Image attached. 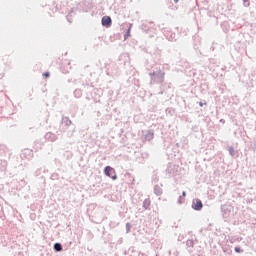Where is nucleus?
<instances>
[{"label":"nucleus","mask_w":256,"mask_h":256,"mask_svg":"<svg viewBox=\"0 0 256 256\" xmlns=\"http://www.w3.org/2000/svg\"><path fill=\"white\" fill-rule=\"evenodd\" d=\"M244 2H249V0H244Z\"/></svg>","instance_id":"obj_10"},{"label":"nucleus","mask_w":256,"mask_h":256,"mask_svg":"<svg viewBox=\"0 0 256 256\" xmlns=\"http://www.w3.org/2000/svg\"><path fill=\"white\" fill-rule=\"evenodd\" d=\"M49 76H50L49 72H45V73H43V77H45V78H49Z\"/></svg>","instance_id":"obj_7"},{"label":"nucleus","mask_w":256,"mask_h":256,"mask_svg":"<svg viewBox=\"0 0 256 256\" xmlns=\"http://www.w3.org/2000/svg\"><path fill=\"white\" fill-rule=\"evenodd\" d=\"M101 21L103 27H109L112 23L110 16H104Z\"/></svg>","instance_id":"obj_3"},{"label":"nucleus","mask_w":256,"mask_h":256,"mask_svg":"<svg viewBox=\"0 0 256 256\" xmlns=\"http://www.w3.org/2000/svg\"><path fill=\"white\" fill-rule=\"evenodd\" d=\"M54 249L57 252H61L63 250L62 245L60 243H55L54 244Z\"/></svg>","instance_id":"obj_4"},{"label":"nucleus","mask_w":256,"mask_h":256,"mask_svg":"<svg viewBox=\"0 0 256 256\" xmlns=\"http://www.w3.org/2000/svg\"><path fill=\"white\" fill-rule=\"evenodd\" d=\"M192 208H193L194 210H197V211L201 210V209L203 208V203H202V201L199 200V199L193 200V202H192Z\"/></svg>","instance_id":"obj_2"},{"label":"nucleus","mask_w":256,"mask_h":256,"mask_svg":"<svg viewBox=\"0 0 256 256\" xmlns=\"http://www.w3.org/2000/svg\"><path fill=\"white\" fill-rule=\"evenodd\" d=\"M130 32H131V27L130 28H128V31H127V34L125 35V39H127V37H129L130 36Z\"/></svg>","instance_id":"obj_6"},{"label":"nucleus","mask_w":256,"mask_h":256,"mask_svg":"<svg viewBox=\"0 0 256 256\" xmlns=\"http://www.w3.org/2000/svg\"><path fill=\"white\" fill-rule=\"evenodd\" d=\"M104 173L107 177H111L112 180H117L118 179V176L116 174V170L114 168H111V167L107 166L104 169Z\"/></svg>","instance_id":"obj_1"},{"label":"nucleus","mask_w":256,"mask_h":256,"mask_svg":"<svg viewBox=\"0 0 256 256\" xmlns=\"http://www.w3.org/2000/svg\"><path fill=\"white\" fill-rule=\"evenodd\" d=\"M182 196L186 197V192L185 191L182 192Z\"/></svg>","instance_id":"obj_8"},{"label":"nucleus","mask_w":256,"mask_h":256,"mask_svg":"<svg viewBox=\"0 0 256 256\" xmlns=\"http://www.w3.org/2000/svg\"><path fill=\"white\" fill-rule=\"evenodd\" d=\"M235 252L239 254L242 253L243 250L240 247H235Z\"/></svg>","instance_id":"obj_5"},{"label":"nucleus","mask_w":256,"mask_h":256,"mask_svg":"<svg viewBox=\"0 0 256 256\" xmlns=\"http://www.w3.org/2000/svg\"><path fill=\"white\" fill-rule=\"evenodd\" d=\"M174 2H175V3H178V2H179V0H174Z\"/></svg>","instance_id":"obj_9"}]
</instances>
